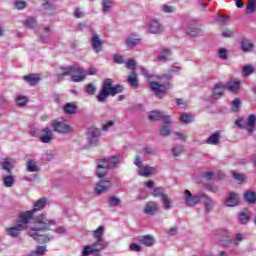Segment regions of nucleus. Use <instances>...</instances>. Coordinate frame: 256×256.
<instances>
[{"label":"nucleus","mask_w":256,"mask_h":256,"mask_svg":"<svg viewBox=\"0 0 256 256\" xmlns=\"http://www.w3.org/2000/svg\"><path fill=\"white\" fill-rule=\"evenodd\" d=\"M256 11V0H248L247 6H246V14L252 15V13H255Z\"/></svg>","instance_id":"nucleus-39"},{"label":"nucleus","mask_w":256,"mask_h":256,"mask_svg":"<svg viewBox=\"0 0 256 256\" xmlns=\"http://www.w3.org/2000/svg\"><path fill=\"white\" fill-rule=\"evenodd\" d=\"M34 212L32 210L26 211L22 213L17 221L20 225H24L25 229H27V224L31 219H33Z\"/></svg>","instance_id":"nucleus-21"},{"label":"nucleus","mask_w":256,"mask_h":256,"mask_svg":"<svg viewBox=\"0 0 256 256\" xmlns=\"http://www.w3.org/2000/svg\"><path fill=\"white\" fill-rule=\"evenodd\" d=\"M24 81L29 83V85H37L41 81V76L39 74H30L23 76Z\"/></svg>","instance_id":"nucleus-29"},{"label":"nucleus","mask_w":256,"mask_h":256,"mask_svg":"<svg viewBox=\"0 0 256 256\" xmlns=\"http://www.w3.org/2000/svg\"><path fill=\"white\" fill-rule=\"evenodd\" d=\"M39 231H43V230L29 229L28 235L38 243H49V241L53 239V236L49 237L48 235H41L39 234Z\"/></svg>","instance_id":"nucleus-12"},{"label":"nucleus","mask_w":256,"mask_h":256,"mask_svg":"<svg viewBox=\"0 0 256 256\" xmlns=\"http://www.w3.org/2000/svg\"><path fill=\"white\" fill-rule=\"evenodd\" d=\"M244 199L247 203L253 204L256 203V194L253 191H248L244 194Z\"/></svg>","instance_id":"nucleus-41"},{"label":"nucleus","mask_w":256,"mask_h":256,"mask_svg":"<svg viewBox=\"0 0 256 256\" xmlns=\"http://www.w3.org/2000/svg\"><path fill=\"white\" fill-rule=\"evenodd\" d=\"M184 201L187 207H195L201 203V196L193 195L191 191L185 190L184 191Z\"/></svg>","instance_id":"nucleus-9"},{"label":"nucleus","mask_w":256,"mask_h":256,"mask_svg":"<svg viewBox=\"0 0 256 256\" xmlns=\"http://www.w3.org/2000/svg\"><path fill=\"white\" fill-rule=\"evenodd\" d=\"M245 239V235L242 233H237L234 239V245L235 247H239V243Z\"/></svg>","instance_id":"nucleus-59"},{"label":"nucleus","mask_w":256,"mask_h":256,"mask_svg":"<svg viewBox=\"0 0 256 256\" xmlns=\"http://www.w3.org/2000/svg\"><path fill=\"white\" fill-rule=\"evenodd\" d=\"M241 203V197L236 192H230L225 199L224 205L226 207H237Z\"/></svg>","instance_id":"nucleus-13"},{"label":"nucleus","mask_w":256,"mask_h":256,"mask_svg":"<svg viewBox=\"0 0 256 256\" xmlns=\"http://www.w3.org/2000/svg\"><path fill=\"white\" fill-rule=\"evenodd\" d=\"M115 126V120H110L104 124H102V131H109L111 127Z\"/></svg>","instance_id":"nucleus-58"},{"label":"nucleus","mask_w":256,"mask_h":256,"mask_svg":"<svg viewBox=\"0 0 256 256\" xmlns=\"http://www.w3.org/2000/svg\"><path fill=\"white\" fill-rule=\"evenodd\" d=\"M73 73H78V75ZM67 75H72L71 81H73L74 83H81V81H85V77H87V73H85V70L79 67L67 66L57 69L58 79H63V77H67Z\"/></svg>","instance_id":"nucleus-3"},{"label":"nucleus","mask_w":256,"mask_h":256,"mask_svg":"<svg viewBox=\"0 0 256 256\" xmlns=\"http://www.w3.org/2000/svg\"><path fill=\"white\" fill-rule=\"evenodd\" d=\"M162 203H163V208L165 211H169L171 207H173V203L171 202V198H169V195H163L162 197Z\"/></svg>","instance_id":"nucleus-40"},{"label":"nucleus","mask_w":256,"mask_h":256,"mask_svg":"<svg viewBox=\"0 0 256 256\" xmlns=\"http://www.w3.org/2000/svg\"><path fill=\"white\" fill-rule=\"evenodd\" d=\"M14 9H16L17 11H23V9H27V1L25 0L14 1Z\"/></svg>","instance_id":"nucleus-43"},{"label":"nucleus","mask_w":256,"mask_h":256,"mask_svg":"<svg viewBox=\"0 0 256 256\" xmlns=\"http://www.w3.org/2000/svg\"><path fill=\"white\" fill-rule=\"evenodd\" d=\"M239 221L242 225H245L249 221V214L247 212H240Z\"/></svg>","instance_id":"nucleus-55"},{"label":"nucleus","mask_w":256,"mask_h":256,"mask_svg":"<svg viewBox=\"0 0 256 256\" xmlns=\"http://www.w3.org/2000/svg\"><path fill=\"white\" fill-rule=\"evenodd\" d=\"M52 127L56 133L67 134L73 131L71 125L67 124L64 120H54L52 121Z\"/></svg>","instance_id":"nucleus-8"},{"label":"nucleus","mask_w":256,"mask_h":256,"mask_svg":"<svg viewBox=\"0 0 256 256\" xmlns=\"http://www.w3.org/2000/svg\"><path fill=\"white\" fill-rule=\"evenodd\" d=\"M111 187V180L105 179V180H100L95 184L94 187V193L95 195H103L109 191Z\"/></svg>","instance_id":"nucleus-10"},{"label":"nucleus","mask_w":256,"mask_h":256,"mask_svg":"<svg viewBox=\"0 0 256 256\" xmlns=\"http://www.w3.org/2000/svg\"><path fill=\"white\" fill-rule=\"evenodd\" d=\"M227 91H230V93H234L237 95L239 93V89H241V81L239 80H230L226 83L224 86Z\"/></svg>","instance_id":"nucleus-18"},{"label":"nucleus","mask_w":256,"mask_h":256,"mask_svg":"<svg viewBox=\"0 0 256 256\" xmlns=\"http://www.w3.org/2000/svg\"><path fill=\"white\" fill-rule=\"evenodd\" d=\"M195 119V116H193V114H187V113H183L180 116V121H182V123H193Z\"/></svg>","instance_id":"nucleus-45"},{"label":"nucleus","mask_w":256,"mask_h":256,"mask_svg":"<svg viewBox=\"0 0 256 256\" xmlns=\"http://www.w3.org/2000/svg\"><path fill=\"white\" fill-rule=\"evenodd\" d=\"M234 34H235V31L233 29H227L222 32L223 37H233Z\"/></svg>","instance_id":"nucleus-63"},{"label":"nucleus","mask_w":256,"mask_h":256,"mask_svg":"<svg viewBox=\"0 0 256 256\" xmlns=\"http://www.w3.org/2000/svg\"><path fill=\"white\" fill-rule=\"evenodd\" d=\"M240 45L243 53H250L251 51H255V43H253L252 40L242 38Z\"/></svg>","instance_id":"nucleus-20"},{"label":"nucleus","mask_w":256,"mask_h":256,"mask_svg":"<svg viewBox=\"0 0 256 256\" xmlns=\"http://www.w3.org/2000/svg\"><path fill=\"white\" fill-rule=\"evenodd\" d=\"M218 55L221 59H223L225 61L229 58V51H227V49H225V48H219Z\"/></svg>","instance_id":"nucleus-53"},{"label":"nucleus","mask_w":256,"mask_h":256,"mask_svg":"<svg viewBox=\"0 0 256 256\" xmlns=\"http://www.w3.org/2000/svg\"><path fill=\"white\" fill-rule=\"evenodd\" d=\"M239 109H241V100H239V98H236L232 101L231 110L239 111Z\"/></svg>","instance_id":"nucleus-54"},{"label":"nucleus","mask_w":256,"mask_h":256,"mask_svg":"<svg viewBox=\"0 0 256 256\" xmlns=\"http://www.w3.org/2000/svg\"><path fill=\"white\" fill-rule=\"evenodd\" d=\"M1 165L4 171L11 173V170L13 169V162H11L10 159H6L4 162L1 163Z\"/></svg>","instance_id":"nucleus-49"},{"label":"nucleus","mask_w":256,"mask_h":256,"mask_svg":"<svg viewBox=\"0 0 256 256\" xmlns=\"http://www.w3.org/2000/svg\"><path fill=\"white\" fill-rule=\"evenodd\" d=\"M16 103L18 107H25V105H27V97L19 95L16 98Z\"/></svg>","instance_id":"nucleus-56"},{"label":"nucleus","mask_w":256,"mask_h":256,"mask_svg":"<svg viewBox=\"0 0 256 256\" xmlns=\"http://www.w3.org/2000/svg\"><path fill=\"white\" fill-rule=\"evenodd\" d=\"M137 173L140 177H151V175H155V173H157V169L155 167L142 164Z\"/></svg>","instance_id":"nucleus-17"},{"label":"nucleus","mask_w":256,"mask_h":256,"mask_svg":"<svg viewBox=\"0 0 256 256\" xmlns=\"http://www.w3.org/2000/svg\"><path fill=\"white\" fill-rule=\"evenodd\" d=\"M158 209H159V205L156 202L150 201L146 204L144 213L146 215H155Z\"/></svg>","instance_id":"nucleus-25"},{"label":"nucleus","mask_w":256,"mask_h":256,"mask_svg":"<svg viewBox=\"0 0 256 256\" xmlns=\"http://www.w3.org/2000/svg\"><path fill=\"white\" fill-rule=\"evenodd\" d=\"M99 137H101V131L98 128L89 129L88 141L90 145H99Z\"/></svg>","instance_id":"nucleus-15"},{"label":"nucleus","mask_w":256,"mask_h":256,"mask_svg":"<svg viewBox=\"0 0 256 256\" xmlns=\"http://www.w3.org/2000/svg\"><path fill=\"white\" fill-rule=\"evenodd\" d=\"M24 229L25 225L17 223L15 226L6 228V233L9 237L17 238Z\"/></svg>","instance_id":"nucleus-16"},{"label":"nucleus","mask_w":256,"mask_h":256,"mask_svg":"<svg viewBox=\"0 0 256 256\" xmlns=\"http://www.w3.org/2000/svg\"><path fill=\"white\" fill-rule=\"evenodd\" d=\"M140 42H141V39L139 38L128 37L126 39L127 47H135L136 45H139Z\"/></svg>","instance_id":"nucleus-48"},{"label":"nucleus","mask_w":256,"mask_h":256,"mask_svg":"<svg viewBox=\"0 0 256 256\" xmlns=\"http://www.w3.org/2000/svg\"><path fill=\"white\" fill-rule=\"evenodd\" d=\"M123 86L116 84L113 86V80L111 78H106L102 83V88L97 95V100L99 103H106L109 96L115 97L119 93H123Z\"/></svg>","instance_id":"nucleus-1"},{"label":"nucleus","mask_w":256,"mask_h":256,"mask_svg":"<svg viewBox=\"0 0 256 256\" xmlns=\"http://www.w3.org/2000/svg\"><path fill=\"white\" fill-rule=\"evenodd\" d=\"M183 151H184L183 146H176L172 148V155L174 157H180Z\"/></svg>","instance_id":"nucleus-57"},{"label":"nucleus","mask_w":256,"mask_h":256,"mask_svg":"<svg viewBox=\"0 0 256 256\" xmlns=\"http://www.w3.org/2000/svg\"><path fill=\"white\" fill-rule=\"evenodd\" d=\"M91 45L95 53H99L101 51V47L103 46V40L97 34H92L91 37Z\"/></svg>","instance_id":"nucleus-22"},{"label":"nucleus","mask_w":256,"mask_h":256,"mask_svg":"<svg viewBox=\"0 0 256 256\" xmlns=\"http://www.w3.org/2000/svg\"><path fill=\"white\" fill-rule=\"evenodd\" d=\"M103 160L107 162L109 169H115L121 163V156H111Z\"/></svg>","instance_id":"nucleus-26"},{"label":"nucleus","mask_w":256,"mask_h":256,"mask_svg":"<svg viewBox=\"0 0 256 256\" xmlns=\"http://www.w3.org/2000/svg\"><path fill=\"white\" fill-rule=\"evenodd\" d=\"M152 195L153 197H162L163 199V195L167 194H165V189L163 187H157L153 190Z\"/></svg>","instance_id":"nucleus-51"},{"label":"nucleus","mask_w":256,"mask_h":256,"mask_svg":"<svg viewBox=\"0 0 256 256\" xmlns=\"http://www.w3.org/2000/svg\"><path fill=\"white\" fill-rule=\"evenodd\" d=\"M47 207V198H40L34 203V208L32 209L33 213L37 211H42V209H45Z\"/></svg>","instance_id":"nucleus-34"},{"label":"nucleus","mask_w":256,"mask_h":256,"mask_svg":"<svg viewBox=\"0 0 256 256\" xmlns=\"http://www.w3.org/2000/svg\"><path fill=\"white\" fill-rule=\"evenodd\" d=\"M107 203L110 205V207H119L121 205V198L117 196H110L107 199Z\"/></svg>","instance_id":"nucleus-38"},{"label":"nucleus","mask_w":256,"mask_h":256,"mask_svg":"<svg viewBox=\"0 0 256 256\" xmlns=\"http://www.w3.org/2000/svg\"><path fill=\"white\" fill-rule=\"evenodd\" d=\"M142 153H144V155H155V151H153V148L151 147L143 148Z\"/></svg>","instance_id":"nucleus-64"},{"label":"nucleus","mask_w":256,"mask_h":256,"mask_svg":"<svg viewBox=\"0 0 256 256\" xmlns=\"http://www.w3.org/2000/svg\"><path fill=\"white\" fill-rule=\"evenodd\" d=\"M34 227L30 229H35V231H51V225H57L55 219H49L45 213L39 214L33 218Z\"/></svg>","instance_id":"nucleus-4"},{"label":"nucleus","mask_w":256,"mask_h":256,"mask_svg":"<svg viewBox=\"0 0 256 256\" xmlns=\"http://www.w3.org/2000/svg\"><path fill=\"white\" fill-rule=\"evenodd\" d=\"M173 135H175L176 139H179L180 141H187V135H184L181 132H174Z\"/></svg>","instance_id":"nucleus-62"},{"label":"nucleus","mask_w":256,"mask_h":256,"mask_svg":"<svg viewBox=\"0 0 256 256\" xmlns=\"http://www.w3.org/2000/svg\"><path fill=\"white\" fill-rule=\"evenodd\" d=\"M255 123H256V116L254 114L249 115L247 121L245 119L240 118L235 121V125L240 129H246L248 133H254L255 131Z\"/></svg>","instance_id":"nucleus-5"},{"label":"nucleus","mask_w":256,"mask_h":256,"mask_svg":"<svg viewBox=\"0 0 256 256\" xmlns=\"http://www.w3.org/2000/svg\"><path fill=\"white\" fill-rule=\"evenodd\" d=\"M173 55V52L168 47H162L158 54V61H161L162 63H167L169 61V58Z\"/></svg>","instance_id":"nucleus-19"},{"label":"nucleus","mask_w":256,"mask_h":256,"mask_svg":"<svg viewBox=\"0 0 256 256\" xmlns=\"http://www.w3.org/2000/svg\"><path fill=\"white\" fill-rule=\"evenodd\" d=\"M24 27H27V29H36L37 28V18L33 16H28L24 21H23Z\"/></svg>","instance_id":"nucleus-32"},{"label":"nucleus","mask_w":256,"mask_h":256,"mask_svg":"<svg viewBox=\"0 0 256 256\" xmlns=\"http://www.w3.org/2000/svg\"><path fill=\"white\" fill-rule=\"evenodd\" d=\"M138 241L146 247H153V245L155 244V238H153V236L151 235L140 236Z\"/></svg>","instance_id":"nucleus-30"},{"label":"nucleus","mask_w":256,"mask_h":256,"mask_svg":"<svg viewBox=\"0 0 256 256\" xmlns=\"http://www.w3.org/2000/svg\"><path fill=\"white\" fill-rule=\"evenodd\" d=\"M105 234V227L99 226L98 229L93 231V237L97 240L103 239V235Z\"/></svg>","instance_id":"nucleus-44"},{"label":"nucleus","mask_w":256,"mask_h":256,"mask_svg":"<svg viewBox=\"0 0 256 256\" xmlns=\"http://www.w3.org/2000/svg\"><path fill=\"white\" fill-rule=\"evenodd\" d=\"M112 7H113V1L111 0L102 1V10L104 11V13H109Z\"/></svg>","instance_id":"nucleus-47"},{"label":"nucleus","mask_w":256,"mask_h":256,"mask_svg":"<svg viewBox=\"0 0 256 256\" xmlns=\"http://www.w3.org/2000/svg\"><path fill=\"white\" fill-rule=\"evenodd\" d=\"M186 35L190 37V39H196L197 37H203L204 32L199 25L189 24L186 30Z\"/></svg>","instance_id":"nucleus-11"},{"label":"nucleus","mask_w":256,"mask_h":256,"mask_svg":"<svg viewBox=\"0 0 256 256\" xmlns=\"http://www.w3.org/2000/svg\"><path fill=\"white\" fill-rule=\"evenodd\" d=\"M41 143H51L53 141V130L48 127L42 130V134L40 135Z\"/></svg>","instance_id":"nucleus-23"},{"label":"nucleus","mask_w":256,"mask_h":256,"mask_svg":"<svg viewBox=\"0 0 256 256\" xmlns=\"http://www.w3.org/2000/svg\"><path fill=\"white\" fill-rule=\"evenodd\" d=\"M200 197L203 199L204 211H206V213H211V211H213V200L205 193H202Z\"/></svg>","instance_id":"nucleus-24"},{"label":"nucleus","mask_w":256,"mask_h":256,"mask_svg":"<svg viewBox=\"0 0 256 256\" xmlns=\"http://www.w3.org/2000/svg\"><path fill=\"white\" fill-rule=\"evenodd\" d=\"M85 92L88 95H94L97 92V87L94 84L90 83L86 86Z\"/></svg>","instance_id":"nucleus-52"},{"label":"nucleus","mask_w":256,"mask_h":256,"mask_svg":"<svg viewBox=\"0 0 256 256\" xmlns=\"http://www.w3.org/2000/svg\"><path fill=\"white\" fill-rule=\"evenodd\" d=\"M162 117H163V112L159 110H153L148 114V118L150 119V121H159V119H161Z\"/></svg>","instance_id":"nucleus-37"},{"label":"nucleus","mask_w":256,"mask_h":256,"mask_svg":"<svg viewBox=\"0 0 256 256\" xmlns=\"http://www.w3.org/2000/svg\"><path fill=\"white\" fill-rule=\"evenodd\" d=\"M146 29L151 35H161L165 31V26L158 19L154 18L148 22Z\"/></svg>","instance_id":"nucleus-7"},{"label":"nucleus","mask_w":256,"mask_h":256,"mask_svg":"<svg viewBox=\"0 0 256 256\" xmlns=\"http://www.w3.org/2000/svg\"><path fill=\"white\" fill-rule=\"evenodd\" d=\"M171 79V74H164L162 76H152L149 78V87L155 95H163L167 89H171V84L166 83Z\"/></svg>","instance_id":"nucleus-2"},{"label":"nucleus","mask_w":256,"mask_h":256,"mask_svg":"<svg viewBox=\"0 0 256 256\" xmlns=\"http://www.w3.org/2000/svg\"><path fill=\"white\" fill-rule=\"evenodd\" d=\"M253 71H255L253 66L251 64H246L242 69V75H244V77H249V75H252Z\"/></svg>","instance_id":"nucleus-46"},{"label":"nucleus","mask_w":256,"mask_h":256,"mask_svg":"<svg viewBox=\"0 0 256 256\" xmlns=\"http://www.w3.org/2000/svg\"><path fill=\"white\" fill-rule=\"evenodd\" d=\"M107 247V242L103 239H99L96 243L85 246L84 250L82 251L83 256L93 255V253H97V251H103V249Z\"/></svg>","instance_id":"nucleus-6"},{"label":"nucleus","mask_w":256,"mask_h":256,"mask_svg":"<svg viewBox=\"0 0 256 256\" xmlns=\"http://www.w3.org/2000/svg\"><path fill=\"white\" fill-rule=\"evenodd\" d=\"M159 133L161 137H169V135H171V126L162 125L159 129Z\"/></svg>","instance_id":"nucleus-42"},{"label":"nucleus","mask_w":256,"mask_h":256,"mask_svg":"<svg viewBox=\"0 0 256 256\" xmlns=\"http://www.w3.org/2000/svg\"><path fill=\"white\" fill-rule=\"evenodd\" d=\"M207 145H219L221 143V132H215L206 139Z\"/></svg>","instance_id":"nucleus-27"},{"label":"nucleus","mask_w":256,"mask_h":256,"mask_svg":"<svg viewBox=\"0 0 256 256\" xmlns=\"http://www.w3.org/2000/svg\"><path fill=\"white\" fill-rule=\"evenodd\" d=\"M63 111L66 115H75L77 113V106L73 103H66L63 106Z\"/></svg>","instance_id":"nucleus-35"},{"label":"nucleus","mask_w":256,"mask_h":256,"mask_svg":"<svg viewBox=\"0 0 256 256\" xmlns=\"http://www.w3.org/2000/svg\"><path fill=\"white\" fill-rule=\"evenodd\" d=\"M2 183L4 187L11 188L15 185V176L13 175H7L4 176L2 179Z\"/></svg>","instance_id":"nucleus-36"},{"label":"nucleus","mask_w":256,"mask_h":256,"mask_svg":"<svg viewBox=\"0 0 256 256\" xmlns=\"http://www.w3.org/2000/svg\"><path fill=\"white\" fill-rule=\"evenodd\" d=\"M35 256H43L47 253V246H38L35 251L32 252Z\"/></svg>","instance_id":"nucleus-50"},{"label":"nucleus","mask_w":256,"mask_h":256,"mask_svg":"<svg viewBox=\"0 0 256 256\" xmlns=\"http://www.w3.org/2000/svg\"><path fill=\"white\" fill-rule=\"evenodd\" d=\"M113 61L117 65H123V63H125V59H123V56H121L119 54H114Z\"/></svg>","instance_id":"nucleus-60"},{"label":"nucleus","mask_w":256,"mask_h":256,"mask_svg":"<svg viewBox=\"0 0 256 256\" xmlns=\"http://www.w3.org/2000/svg\"><path fill=\"white\" fill-rule=\"evenodd\" d=\"M127 82L130 87H133V89H137L139 87V80L137 79V72L135 71V68H133L131 75L128 76Z\"/></svg>","instance_id":"nucleus-28"},{"label":"nucleus","mask_w":256,"mask_h":256,"mask_svg":"<svg viewBox=\"0 0 256 256\" xmlns=\"http://www.w3.org/2000/svg\"><path fill=\"white\" fill-rule=\"evenodd\" d=\"M109 169L107 161H104L103 159L99 160L96 168L97 177H99V179H103V177H106L107 173H109Z\"/></svg>","instance_id":"nucleus-14"},{"label":"nucleus","mask_w":256,"mask_h":256,"mask_svg":"<svg viewBox=\"0 0 256 256\" xmlns=\"http://www.w3.org/2000/svg\"><path fill=\"white\" fill-rule=\"evenodd\" d=\"M137 65V62L133 59H129L127 62H126V67L127 69H133L135 70V66ZM133 67V68H132Z\"/></svg>","instance_id":"nucleus-61"},{"label":"nucleus","mask_w":256,"mask_h":256,"mask_svg":"<svg viewBox=\"0 0 256 256\" xmlns=\"http://www.w3.org/2000/svg\"><path fill=\"white\" fill-rule=\"evenodd\" d=\"M27 171L29 173H39L41 171V168L37 165V161L29 159L27 161Z\"/></svg>","instance_id":"nucleus-33"},{"label":"nucleus","mask_w":256,"mask_h":256,"mask_svg":"<svg viewBox=\"0 0 256 256\" xmlns=\"http://www.w3.org/2000/svg\"><path fill=\"white\" fill-rule=\"evenodd\" d=\"M225 89L226 88L223 84H216L212 94L213 99H221V97H223V93H225Z\"/></svg>","instance_id":"nucleus-31"}]
</instances>
